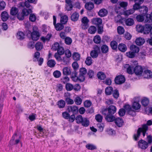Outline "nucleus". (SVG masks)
Here are the masks:
<instances>
[{
	"mask_svg": "<svg viewBox=\"0 0 152 152\" xmlns=\"http://www.w3.org/2000/svg\"><path fill=\"white\" fill-rule=\"evenodd\" d=\"M69 58L65 56H64V57H62V60L61 61V62H63V64L64 65H65L69 63Z\"/></svg>",
	"mask_w": 152,
	"mask_h": 152,
	"instance_id": "obj_48",
	"label": "nucleus"
},
{
	"mask_svg": "<svg viewBox=\"0 0 152 152\" xmlns=\"http://www.w3.org/2000/svg\"><path fill=\"white\" fill-rule=\"evenodd\" d=\"M51 36L52 35L51 34H48L45 37H42L41 38V39L44 42H45L46 41H49Z\"/></svg>",
	"mask_w": 152,
	"mask_h": 152,
	"instance_id": "obj_32",
	"label": "nucleus"
},
{
	"mask_svg": "<svg viewBox=\"0 0 152 152\" xmlns=\"http://www.w3.org/2000/svg\"><path fill=\"white\" fill-rule=\"evenodd\" d=\"M118 48L120 51L122 52H125L127 50L126 46L123 43H121L119 45Z\"/></svg>",
	"mask_w": 152,
	"mask_h": 152,
	"instance_id": "obj_31",
	"label": "nucleus"
},
{
	"mask_svg": "<svg viewBox=\"0 0 152 152\" xmlns=\"http://www.w3.org/2000/svg\"><path fill=\"white\" fill-rule=\"evenodd\" d=\"M137 31L140 33H143L144 30V26L140 25H137L136 26Z\"/></svg>",
	"mask_w": 152,
	"mask_h": 152,
	"instance_id": "obj_53",
	"label": "nucleus"
},
{
	"mask_svg": "<svg viewBox=\"0 0 152 152\" xmlns=\"http://www.w3.org/2000/svg\"><path fill=\"white\" fill-rule=\"evenodd\" d=\"M115 122L116 124L118 127L122 126L123 124L124 121L123 120L120 118H115Z\"/></svg>",
	"mask_w": 152,
	"mask_h": 152,
	"instance_id": "obj_22",
	"label": "nucleus"
},
{
	"mask_svg": "<svg viewBox=\"0 0 152 152\" xmlns=\"http://www.w3.org/2000/svg\"><path fill=\"white\" fill-rule=\"evenodd\" d=\"M138 146L141 149L145 150L148 147V143L144 140H141L138 142Z\"/></svg>",
	"mask_w": 152,
	"mask_h": 152,
	"instance_id": "obj_8",
	"label": "nucleus"
},
{
	"mask_svg": "<svg viewBox=\"0 0 152 152\" xmlns=\"http://www.w3.org/2000/svg\"><path fill=\"white\" fill-rule=\"evenodd\" d=\"M130 49L134 53H137L139 51V48L134 45H132L130 46Z\"/></svg>",
	"mask_w": 152,
	"mask_h": 152,
	"instance_id": "obj_35",
	"label": "nucleus"
},
{
	"mask_svg": "<svg viewBox=\"0 0 152 152\" xmlns=\"http://www.w3.org/2000/svg\"><path fill=\"white\" fill-rule=\"evenodd\" d=\"M124 108L129 115L132 116H134L136 115L135 112L132 109L130 105L126 104L124 106Z\"/></svg>",
	"mask_w": 152,
	"mask_h": 152,
	"instance_id": "obj_6",
	"label": "nucleus"
},
{
	"mask_svg": "<svg viewBox=\"0 0 152 152\" xmlns=\"http://www.w3.org/2000/svg\"><path fill=\"white\" fill-rule=\"evenodd\" d=\"M92 23L93 24L98 26L101 25L102 20V19L100 18H95L93 19Z\"/></svg>",
	"mask_w": 152,
	"mask_h": 152,
	"instance_id": "obj_16",
	"label": "nucleus"
},
{
	"mask_svg": "<svg viewBox=\"0 0 152 152\" xmlns=\"http://www.w3.org/2000/svg\"><path fill=\"white\" fill-rule=\"evenodd\" d=\"M56 62L53 59H50L48 60L47 63V65L49 67L52 68L54 67L55 64Z\"/></svg>",
	"mask_w": 152,
	"mask_h": 152,
	"instance_id": "obj_39",
	"label": "nucleus"
},
{
	"mask_svg": "<svg viewBox=\"0 0 152 152\" xmlns=\"http://www.w3.org/2000/svg\"><path fill=\"white\" fill-rule=\"evenodd\" d=\"M68 109L69 112H72L75 114H76L78 111V107L76 106H70Z\"/></svg>",
	"mask_w": 152,
	"mask_h": 152,
	"instance_id": "obj_15",
	"label": "nucleus"
},
{
	"mask_svg": "<svg viewBox=\"0 0 152 152\" xmlns=\"http://www.w3.org/2000/svg\"><path fill=\"white\" fill-rule=\"evenodd\" d=\"M77 73L76 71L74 70L71 74V78L75 82H77L79 80V76H77Z\"/></svg>",
	"mask_w": 152,
	"mask_h": 152,
	"instance_id": "obj_23",
	"label": "nucleus"
},
{
	"mask_svg": "<svg viewBox=\"0 0 152 152\" xmlns=\"http://www.w3.org/2000/svg\"><path fill=\"white\" fill-rule=\"evenodd\" d=\"M96 30V28L94 26H91L88 29V32L91 34H94Z\"/></svg>",
	"mask_w": 152,
	"mask_h": 152,
	"instance_id": "obj_47",
	"label": "nucleus"
},
{
	"mask_svg": "<svg viewBox=\"0 0 152 152\" xmlns=\"http://www.w3.org/2000/svg\"><path fill=\"white\" fill-rule=\"evenodd\" d=\"M87 73V70L85 68H82L79 70V81L83 82L85 80V76Z\"/></svg>",
	"mask_w": 152,
	"mask_h": 152,
	"instance_id": "obj_4",
	"label": "nucleus"
},
{
	"mask_svg": "<svg viewBox=\"0 0 152 152\" xmlns=\"http://www.w3.org/2000/svg\"><path fill=\"white\" fill-rule=\"evenodd\" d=\"M136 100H134V102L132 104V108L136 110H137L140 109L141 107V105L139 103V99L138 98H135Z\"/></svg>",
	"mask_w": 152,
	"mask_h": 152,
	"instance_id": "obj_13",
	"label": "nucleus"
},
{
	"mask_svg": "<svg viewBox=\"0 0 152 152\" xmlns=\"http://www.w3.org/2000/svg\"><path fill=\"white\" fill-rule=\"evenodd\" d=\"M61 23H58L54 26L56 29L57 31H61L64 28V26Z\"/></svg>",
	"mask_w": 152,
	"mask_h": 152,
	"instance_id": "obj_36",
	"label": "nucleus"
},
{
	"mask_svg": "<svg viewBox=\"0 0 152 152\" xmlns=\"http://www.w3.org/2000/svg\"><path fill=\"white\" fill-rule=\"evenodd\" d=\"M1 17L3 21H6L9 18V15L7 12L4 11L1 12Z\"/></svg>",
	"mask_w": 152,
	"mask_h": 152,
	"instance_id": "obj_18",
	"label": "nucleus"
},
{
	"mask_svg": "<svg viewBox=\"0 0 152 152\" xmlns=\"http://www.w3.org/2000/svg\"><path fill=\"white\" fill-rule=\"evenodd\" d=\"M79 15L76 12H75L72 14L71 17V20L73 21H77L79 18Z\"/></svg>",
	"mask_w": 152,
	"mask_h": 152,
	"instance_id": "obj_30",
	"label": "nucleus"
},
{
	"mask_svg": "<svg viewBox=\"0 0 152 152\" xmlns=\"http://www.w3.org/2000/svg\"><path fill=\"white\" fill-rule=\"evenodd\" d=\"M85 62L86 64L88 66H90L92 63V60L90 56L87 57Z\"/></svg>",
	"mask_w": 152,
	"mask_h": 152,
	"instance_id": "obj_54",
	"label": "nucleus"
},
{
	"mask_svg": "<svg viewBox=\"0 0 152 152\" xmlns=\"http://www.w3.org/2000/svg\"><path fill=\"white\" fill-rule=\"evenodd\" d=\"M73 59L75 61H78L80 59V55L77 53L75 52L72 54Z\"/></svg>",
	"mask_w": 152,
	"mask_h": 152,
	"instance_id": "obj_51",
	"label": "nucleus"
},
{
	"mask_svg": "<svg viewBox=\"0 0 152 152\" xmlns=\"http://www.w3.org/2000/svg\"><path fill=\"white\" fill-rule=\"evenodd\" d=\"M126 24L128 26H131L134 23V21L133 19L132 18H128L125 20Z\"/></svg>",
	"mask_w": 152,
	"mask_h": 152,
	"instance_id": "obj_26",
	"label": "nucleus"
},
{
	"mask_svg": "<svg viewBox=\"0 0 152 152\" xmlns=\"http://www.w3.org/2000/svg\"><path fill=\"white\" fill-rule=\"evenodd\" d=\"M63 73L64 75H69L71 73L70 68L69 67H65L63 69Z\"/></svg>",
	"mask_w": 152,
	"mask_h": 152,
	"instance_id": "obj_24",
	"label": "nucleus"
},
{
	"mask_svg": "<svg viewBox=\"0 0 152 152\" xmlns=\"http://www.w3.org/2000/svg\"><path fill=\"white\" fill-rule=\"evenodd\" d=\"M84 106L87 108L90 107L92 104V102L89 100H86L84 102Z\"/></svg>",
	"mask_w": 152,
	"mask_h": 152,
	"instance_id": "obj_60",
	"label": "nucleus"
},
{
	"mask_svg": "<svg viewBox=\"0 0 152 152\" xmlns=\"http://www.w3.org/2000/svg\"><path fill=\"white\" fill-rule=\"evenodd\" d=\"M40 53L39 52H36L34 53L33 61L34 62L38 61V64L39 66H41L43 62V58H39L40 56Z\"/></svg>",
	"mask_w": 152,
	"mask_h": 152,
	"instance_id": "obj_5",
	"label": "nucleus"
},
{
	"mask_svg": "<svg viewBox=\"0 0 152 152\" xmlns=\"http://www.w3.org/2000/svg\"><path fill=\"white\" fill-rule=\"evenodd\" d=\"M93 50L90 52V56L93 58L97 57L98 54L100 53V47L97 45H94L93 48Z\"/></svg>",
	"mask_w": 152,
	"mask_h": 152,
	"instance_id": "obj_3",
	"label": "nucleus"
},
{
	"mask_svg": "<svg viewBox=\"0 0 152 152\" xmlns=\"http://www.w3.org/2000/svg\"><path fill=\"white\" fill-rule=\"evenodd\" d=\"M143 75L145 78H151L152 77V72L148 70H145L143 73Z\"/></svg>",
	"mask_w": 152,
	"mask_h": 152,
	"instance_id": "obj_17",
	"label": "nucleus"
},
{
	"mask_svg": "<svg viewBox=\"0 0 152 152\" xmlns=\"http://www.w3.org/2000/svg\"><path fill=\"white\" fill-rule=\"evenodd\" d=\"M74 101L76 104L79 105L81 104L83 100L80 97L77 96L75 97Z\"/></svg>",
	"mask_w": 152,
	"mask_h": 152,
	"instance_id": "obj_42",
	"label": "nucleus"
},
{
	"mask_svg": "<svg viewBox=\"0 0 152 152\" xmlns=\"http://www.w3.org/2000/svg\"><path fill=\"white\" fill-rule=\"evenodd\" d=\"M113 91V88L111 86L107 87L105 90V93L106 95H110Z\"/></svg>",
	"mask_w": 152,
	"mask_h": 152,
	"instance_id": "obj_43",
	"label": "nucleus"
},
{
	"mask_svg": "<svg viewBox=\"0 0 152 152\" xmlns=\"http://www.w3.org/2000/svg\"><path fill=\"white\" fill-rule=\"evenodd\" d=\"M17 132H15L10 141L8 145L9 147H11L13 145H17L19 143L21 137L20 136L18 139H17Z\"/></svg>",
	"mask_w": 152,
	"mask_h": 152,
	"instance_id": "obj_2",
	"label": "nucleus"
},
{
	"mask_svg": "<svg viewBox=\"0 0 152 152\" xmlns=\"http://www.w3.org/2000/svg\"><path fill=\"white\" fill-rule=\"evenodd\" d=\"M105 119L108 122H113L115 120V117L113 114H109L106 116Z\"/></svg>",
	"mask_w": 152,
	"mask_h": 152,
	"instance_id": "obj_20",
	"label": "nucleus"
},
{
	"mask_svg": "<svg viewBox=\"0 0 152 152\" xmlns=\"http://www.w3.org/2000/svg\"><path fill=\"white\" fill-rule=\"evenodd\" d=\"M95 118L97 122H101L102 121L103 116L100 114H97L95 115Z\"/></svg>",
	"mask_w": 152,
	"mask_h": 152,
	"instance_id": "obj_57",
	"label": "nucleus"
},
{
	"mask_svg": "<svg viewBox=\"0 0 152 152\" xmlns=\"http://www.w3.org/2000/svg\"><path fill=\"white\" fill-rule=\"evenodd\" d=\"M107 108L110 114H113L116 111L117 108L114 105H110Z\"/></svg>",
	"mask_w": 152,
	"mask_h": 152,
	"instance_id": "obj_21",
	"label": "nucleus"
},
{
	"mask_svg": "<svg viewBox=\"0 0 152 152\" xmlns=\"http://www.w3.org/2000/svg\"><path fill=\"white\" fill-rule=\"evenodd\" d=\"M97 76L98 79L101 80H104L106 77L104 73L101 72H98Z\"/></svg>",
	"mask_w": 152,
	"mask_h": 152,
	"instance_id": "obj_41",
	"label": "nucleus"
},
{
	"mask_svg": "<svg viewBox=\"0 0 152 152\" xmlns=\"http://www.w3.org/2000/svg\"><path fill=\"white\" fill-rule=\"evenodd\" d=\"M18 9L15 7H12L10 10V13L11 15H16L18 13Z\"/></svg>",
	"mask_w": 152,
	"mask_h": 152,
	"instance_id": "obj_27",
	"label": "nucleus"
},
{
	"mask_svg": "<svg viewBox=\"0 0 152 152\" xmlns=\"http://www.w3.org/2000/svg\"><path fill=\"white\" fill-rule=\"evenodd\" d=\"M110 46L112 49L116 50L117 48L118 43L115 41H112L110 42Z\"/></svg>",
	"mask_w": 152,
	"mask_h": 152,
	"instance_id": "obj_46",
	"label": "nucleus"
},
{
	"mask_svg": "<svg viewBox=\"0 0 152 152\" xmlns=\"http://www.w3.org/2000/svg\"><path fill=\"white\" fill-rule=\"evenodd\" d=\"M124 68L126 69L127 72L129 74H132L134 73V66L132 65H129V64L125 65Z\"/></svg>",
	"mask_w": 152,
	"mask_h": 152,
	"instance_id": "obj_11",
	"label": "nucleus"
},
{
	"mask_svg": "<svg viewBox=\"0 0 152 152\" xmlns=\"http://www.w3.org/2000/svg\"><path fill=\"white\" fill-rule=\"evenodd\" d=\"M143 71V68L140 66L136 65L134 68V73L137 75H141Z\"/></svg>",
	"mask_w": 152,
	"mask_h": 152,
	"instance_id": "obj_10",
	"label": "nucleus"
},
{
	"mask_svg": "<svg viewBox=\"0 0 152 152\" xmlns=\"http://www.w3.org/2000/svg\"><path fill=\"white\" fill-rule=\"evenodd\" d=\"M101 112L103 115H107L110 114L107 108L102 109Z\"/></svg>",
	"mask_w": 152,
	"mask_h": 152,
	"instance_id": "obj_62",
	"label": "nucleus"
},
{
	"mask_svg": "<svg viewBox=\"0 0 152 152\" xmlns=\"http://www.w3.org/2000/svg\"><path fill=\"white\" fill-rule=\"evenodd\" d=\"M29 3V2L28 1H26L25 2H22L20 3V6L22 7H26L27 8H29L30 7V5Z\"/></svg>",
	"mask_w": 152,
	"mask_h": 152,
	"instance_id": "obj_49",
	"label": "nucleus"
},
{
	"mask_svg": "<svg viewBox=\"0 0 152 152\" xmlns=\"http://www.w3.org/2000/svg\"><path fill=\"white\" fill-rule=\"evenodd\" d=\"M139 12L140 13L143 15H145L147 13L148 11V7L145 6H143L141 7L139 9Z\"/></svg>",
	"mask_w": 152,
	"mask_h": 152,
	"instance_id": "obj_19",
	"label": "nucleus"
},
{
	"mask_svg": "<svg viewBox=\"0 0 152 152\" xmlns=\"http://www.w3.org/2000/svg\"><path fill=\"white\" fill-rule=\"evenodd\" d=\"M31 33V37L32 39L34 41H37L39 38L40 36L39 33L37 31H33L32 33L29 31Z\"/></svg>",
	"mask_w": 152,
	"mask_h": 152,
	"instance_id": "obj_12",
	"label": "nucleus"
},
{
	"mask_svg": "<svg viewBox=\"0 0 152 152\" xmlns=\"http://www.w3.org/2000/svg\"><path fill=\"white\" fill-rule=\"evenodd\" d=\"M81 124L83 126L87 127L89 125V121L87 118H83Z\"/></svg>",
	"mask_w": 152,
	"mask_h": 152,
	"instance_id": "obj_37",
	"label": "nucleus"
},
{
	"mask_svg": "<svg viewBox=\"0 0 152 152\" xmlns=\"http://www.w3.org/2000/svg\"><path fill=\"white\" fill-rule=\"evenodd\" d=\"M85 7L88 10H91L94 8V6L93 3L89 2L86 4Z\"/></svg>",
	"mask_w": 152,
	"mask_h": 152,
	"instance_id": "obj_34",
	"label": "nucleus"
},
{
	"mask_svg": "<svg viewBox=\"0 0 152 152\" xmlns=\"http://www.w3.org/2000/svg\"><path fill=\"white\" fill-rule=\"evenodd\" d=\"M64 39L65 43L68 45L71 44L72 42V39L69 37H66Z\"/></svg>",
	"mask_w": 152,
	"mask_h": 152,
	"instance_id": "obj_63",
	"label": "nucleus"
},
{
	"mask_svg": "<svg viewBox=\"0 0 152 152\" xmlns=\"http://www.w3.org/2000/svg\"><path fill=\"white\" fill-rule=\"evenodd\" d=\"M17 38L20 40H22L24 38L25 35L24 33L21 31L18 32L17 35Z\"/></svg>",
	"mask_w": 152,
	"mask_h": 152,
	"instance_id": "obj_44",
	"label": "nucleus"
},
{
	"mask_svg": "<svg viewBox=\"0 0 152 152\" xmlns=\"http://www.w3.org/2000/svg\"><path fill=\"white\" fill-rule=\"evenodd\" d=\"M144 39L142 38L139 37L136 39L135 43L138 45H141L145 42Z\"/></svg>",
	"mask_w": 152,
	"mask_h": 152,
	"instance_id": "obj_25",
	"label": "nucleus"
},
{
	"mask_svg": "<svg viewBox=\"0 0 152 152\" xmlns=\"http://www.w3.org/2000/svg\"><path fill=\"white\" fill-rule=\"evenodd\" d=\"M107 14V11L105 9H102L100 10L98 12L99 15L101 17L106 16Z\"/></svg>",
	"mask_w": 152,
	"mask_h": 152,
	"instance_id": "obj_28",
	"label": "nucleus"
},
{
	"mask_svg": "<svg viewBox=\"0 0 152 152\" xmlns=\"http://www.w3.org/2000/svg\"><path fill=\"white\" fill-rule=\"evenodd\" d=\"M101 50L102 53H106L109 50L108 47L105 45H103L101 48Z\"/></svg>",
	"mask_w": 152,
	"mask_h": 152,
	"instance_id": "obj_38",
	"label": "nucleus"
},
{
	"mask_svg": "<svg viewBox=\"0 0 152 152\" xmlns=\"http://www.w3.org/2000/svg\"><path fill=\"white\" fill-rule=\"evenodd\" d=\"M152 125V121L151 120H149L147 122L146 124H142L141 127H139L138 129L136 134H134L133 135V138L134 140L137 141L141 133H142V135L144 137L145 134H148L146 133L147 131L148 130V126H151Z\"/></svg>",
	"mask_w": 152,
	"mask_h": 152,
	"instance_id": "obj_1",
	"label": "nucleus"
},
{
	"mask_svg": "<svg viewBox=\"0 0 152 152\" xmlns=\"http://www.w3.org/2000/svg\"><path fill=\"white\" fill-rule=\"evenodd\" d=\"M86 147L88 150H94L96 149V148L95 145L90 144H88L86 145Z\"/></svg>",
	"mask_w": 152,
	"mask_h": 152,
	"instance_id": "obj_59",
	"label": "nucleus"
},
{
	"mask_svg": "<svg viewBox=\"0 0 152 152\" xmlns=\"http://www.w3.org/2000/svg\"><path fill=\"white\" fill-rule=\"evenodd\" d=\"M32 10L31 9L27 10L26 9H24L22 11L21 13L23 14V16H27L30 13H32Z\"/></svg>",
	"mask_w": 152,
	"mask_h": 152,
	"instance_id": "obj_40",
	"label": "nucleus"
},
{
	"mask_svg": "<svg viewBox=\"0 0 152 152\" xmlns=\"http://www.w3.org/2000/svg\"><path fill=\"white\" fill-rule=\"evenodd\" d=\"M68 17L67 16L64 15L61 16L60 19V22L62 24H66L68 21Z\"/></svg>",
	"mask_w": 152,
	"mask_h": 152,
	"instance_id": "obj_33",
	"label": "nucleus"
},
{
	"mask_svg": "<svg viewBox=\"0 0 152 152\" xmlns=\"http://www.w3.org/2000/svg\"><path fill=\"white\" fill-rule=\"evenodd\" d=\"M58 107L60 108H63L64 107L65 102L63 100H61L58 102Z\"/></svg>",
	"mask_w": 152,
	"mask_h": 152,
	"instance_id": "obj_45",
	"label": "nucleus"
},
{
	"mask_svg": "<svg viewBox=\"0 0 152 152\" xmlns=\"http://www.w3.org/2000/svg\"><path fill=\"white\" fill-rule=\"evenodd\" d=\"M53 75L55 77L58 78L61 76V73L60 71L56 70L53 72Z\"/></svg>",
	"mask_w": 152,
	"mask_h": 152,
	"instance_id": "obj_61",
	"label": "nucleus"
},
{
	"mask_svg": "<svg viewBox=\"0 0 152 152\" xmlns=\"http://www.w3.org/2000/svg\"><path fill=\"white\" fill-rule=\"evenodd\" d=\"M141 103L142 105L144 107L147 106L149 103L148 99L146 98H144L142 100Z\"/></svg>",
	"mask_w": 152,
	"mask_h": 152,
	"instance_id": "obj_52",
	"label": "nucleus"
},
{
	"mask_svg": "<svg viewBox=\"0 0 152 152\" xmlns=\"http://www.w3.org/2000/svg\"><path fill=\"white\" fill-rule=\"evenodd\" d=\"M152 29V27L151 25L150 24H145L144 26L143 34H148L150 32L151 33Z\"/></svg>",
	"mask_w": 152,
	"mask_h": 152,
	"instance_id": "obj_14",
	"label": "nucleus"
},
{
	"mask_svg": "<svg viewBox=\"0 0 152 152\" xmlns=\"http://www.w3.org/2000/svg\"><path fill=\"white\" fill-rule=\"evenodd\" d=\"M73 88V85L69 83H67L66 85V90L68 91L72 90Z\"/></svg>",
	"mask_w": 152,
	"mask_h": 152,
	"instance_id": "obj_64",
	"label": "nucleus"
},
{
	"mask_svg": "<svg viewBox=\"0 0 152 152\" xmlns=\"http://www.w3.org/2000/svg\"><path fill=\"white\" fill-rule=\"evenodd\" d=\"M144 16L142 15H139L136 16V20L138 22H142L144 20Z\"/></svg>",
	"mask_w": 152,
	"mask_h": 152,
	"instance_id": "obj_55",
	"label": "nucleus"
},
{
	"mask_svg": "<svg viewBox=\"0 0 152 152\" xmlns=\"http://www.w3.org/2000/svg\"><path fill=\"white\" fill-rule=\"evenodd\" d=\"M101 39L99 35H96L94 37L93 41L94 42L97 44H99L101 42Z\"/></svg>",
	"mask_w": 152,
	"mask_h": 152,
	"instance_id": "obj_56",
	"label": "nucleus"
},
{
	"mask_svg": "<svg viewBox=\"0 0 152 152\" xmlns=\"http://www.w3.org/2000/svg\"><path fill=\"white\" fill-rule=\"evenodd\" d=\"M83 118L81 115H79L77 116L75 118L76 123L77 124H80L82 121Z\"/></svg>",
	"mask_w": 152,
	"mask_h": 152,
	"instance_id": "obj_58",
	"label": "nucleus"
},
{
	"mask_svg": "<svg viewBox=\"0 0 152 152\" xmlns=\"http://www.w3.org/2000/svg\"><path fill=\"white\" fill-rule=\"evenodd\" d=\"M125 81V78L122 75L117 76L115 79V83L117 84H122L124 83Z\"/></svg>",
	"mask_w": 152,
	"mask_h": 152,
	"instance_id": "obj_7",
	"label": "nucleus"
},
{
	"mask_svg": "<svg viewBox=\"0 0 152 152\" xmlns=\"http://www.w3.org/2000/svg\"><path fill=\"white\" fill-rule=\"evenodd\" d=\"M89 21V20L87 17H84L82 18L81 19L82 23L81 26L83 29H86L88 28V23Z\"/></svg>",
	"mask_w": 152,
	"mask_h": 152,
	"instance_id": "obj_9",
	"label": "nucleus"
},
{
	"mask_svg": "<svg viewBox=\"0 0 152 152\" xmlns=\"http://www.w3.org/2000/svg\"><path fill=\"white\" fill-rule=\"evenodd\" d=\"M35 47L37 50L40 51L43 48V45L41 42H38L35 44Z\"/></svg>",
	"mask_w": 152,
	"mask_h": 152,
	"instance_id": "obj_29",
	"label": "nucleus"
},
{
	"mask_svg": "<svg viewBox=\"0 0 152 152\" xmlns=\"http://www.w3.org/2000/svg\"><path fill=\"white\" fill-rule=\"evenodd\" d=\"M63 54H61L58 53H55L54 56L56 59V60L58 61H61L62 60V57L61 56V55Z\"/></svg>",
	"mask_w": 152,
	"mask_h": 152,
	"instance_id": "obj_50",
	"label": "nucleus"
}]
</instances>
